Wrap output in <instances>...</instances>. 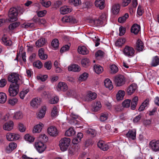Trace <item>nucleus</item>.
Returning <instances> with one entry per match:
<instances>
[{"label":"nucleus","instance_id":"obj_1","mask_svg":"<svg viewBox=\"0 0 159 159\" xmlns=\"http://www.w3.org/2000/svg\"><path fill=\"white\" fill-rule=\"evenodd\" d=\"M19 85L18 84H11L9 86L8 91L10 96L14 97L16 96L19 91Z\"/></svg>","mask_w":159,"mask_h":159},{"label":"nucleus","instance_id":"obj_2","mask_svg":"<svg viewBox=\"0 0 159 159\" xmlns=\"http://www.w3.org/2000/svg\"><path fill=\"white\" fill-rule=\"evenodd\" d=\"M70 140L68 138L62 139L59 141V146L61 150L62 151L67 150L70 144Z\"/></svg>","mask_w":159,"mask_h":159},{"label":"nucleus","instance_id":"obj_3","mask_svg":"<svg viewBox=\"0 0 159 159\" xmlns=\"http://www.w3.org/2000/svg\"><path fill=\"white\" fill-rule=\"evenodd\" d=\"M18 11L14 7L11 8L8 12V20L11 22H14L17 20Z\"/></svg>","mask_w":159,"mask_h":159},{"label":"nucleus","instance_id":"obj_4","mask_svg":"<svg viewBox=\"0 0 159 159\" xmlns=\"http://www.w3.org/2000/svg\"><path fill=\"white\" fill-rule=\"evenodd\" d=\"M114 81L116 86H121L124 85L125 82V79L122 75H118L114 78Z\"/></svg>","mask_w":159,"mask_h":159},{"label":"nucleus","instance_id":"obj_5","mask_svg":"<svg viewBox=\"0 0 159 159\" xmlns=\"http://www.w3.org/2000/svg\"><path fill=\"white\" fill-rule=\"evenodd\" d=\"M149 146L150 148L155 152L159 151V140H152L149 142Z\"/></svg>","mask_w":159,"mask_h":159},{"label":"nucleus","instance_id":"obj_6","mask_svg":"<svg viewBox=\"0 0 159 159\" xmlns=\"http://www.w3.org/2000/svg\"><path fill=\"white\" fill-rule=\"evenodd\" d=\"M135 51L134 49L129 46H126L123 50L124 54L129 57H132L134 56Z\"/></svg>","mask_w":159,"mask_h":159},{"label":"nucleus","instance_id":"obj_7","mask_svg":"<svg viewBox=\"0 0 159 159\" xmlns=\"http://www.w3.org/2000/svg\"><path fill=\"white\" fill-rule=\"evenodd\" d=\"M19 79V75L15 73L9 75L8 77V81L11 82V84H18V80Z\"/></svg>","mask_w":159,"mask_h":159},{"label":"nucleus","instance_id":"obj_8","mask_svg":"<svg viewBox=\"0 0 159 159\" xmlns=\"http://www.w3.org/2000/svg\"><path fill=\"white\" fill-rule=\"evenodd\" d=\"M35 146L38 152L40 153L43 152L46 148L45 145L40 141L36 142Z\"/></svg>","mask_w":159,"mask_h":159},{"label":"nucleus","instance_id":"obj_9","mask_svg":"<svg viewBox=\"0 0 159 159\" xmlns=\"http://www.w3.org/2000/svg\"><path fill=\"white\" fill-rule=\"evenodd\" d=\"M137 89V84L133 83L126 88V91L128 95H131L135 92Z\"/></svg>","mask_w":159,"mask_h":159},{"label":"nucleus","instance_id":"obj_10","mask_svg":"<svg viewBox=\"0 0 159 159\" xmlns=\"http://www.w3.org/2000/svg\"><path fill=\"white\" fill-rule=\"evenodd\" d=\"M57 89L58 91L65 92L68 89V88L66 83L60 82L58 84Z\"/></svg>","mask_w":159,"mask_h":159},{"label":"nucleus","instance_id":"obj_11","mask_svg":"<svg viewBox=\"0 0 159 159\" xmlns=\"http://www.w3.org/2000/svg\"><path fill=\"white\" fill-rule=\"evenodd\" d=\"M7 140L9 141L16 140L19 139L20 135L18 134L15 133H7L6 135Z\"/></svg>","mask_w":159,"mask_h":159},{"label":"nucleus","instance_id":"obj_12","mask_svg":"<svg viewBox=\"0 0 159 159\" xmlns=\"http://www.w3.org/2000/svg\"><path fill=\"white\" fill-rule=\"evenodd\" d=\"M144 47L142 41L140 39H138L136 42V45L135 46V50L139 52L142 51Z\"/></svg>","mask_w":159,"mask_h":159},{"label":"nucleus","instance_id":"obj_13","mask_svg":"<svg viewBox=\"0 0 159 159\" xmlns=\"http://www.w3.org/2000/svg\"><path fill=\"white\" fill-rule=\"evenodd\" d=\"M48 132L50 136H56L58 134V131L56 128L52 126L48 128Z\"/></svg>","mask_w":159,"mask_h":159},{"label":"nucleus","instance_id":"obj_14","mask_svg":"<svg viewBox=\"0 0 159 159\" xmlns=\"http://www.w3.org/2000/svg\"><path fill=\"white\" fill-rule=\"evenodd\" d=\"M17 144L13 142H11L9 143L8 146H7L6 149V151L7 153H11L12 151L17 147Z\"/></svg>","mask_w":159,"mask_h":159},{"label":"nucleus","instance_id":"obj_15","mask_svg":"<svg viewBox=\"0 0 159 159\" xmlns=\"http://www.w3.org/2000/svg\"><path fill=\"white\" fill-rule=\"evenodd\" d=\"M32 20L36 23L38 24L39 25H44L46 23L45 19L37 16L34 17L32 19Z\"/></svg>","mask_w":159,"mask_h":159},{"label":"nucleus","instance_id":"obj_16","mask_svg":"<svg viewBox=\"0 0 159 159\" xmlns=\"http://www.w3.org/2000/svg\"><path fill=\"white\" fill-rule=\"evenodd\" d=\"M97 145L98 148L104 151L107 150L109 148L108 145L105 144L102 141H99Z\"/></svg>","mask_w":159,"mask_h":159},{"label":"nucleus","instance_id":"obj_17","mask_svg":"<svg viewBox=\"0 0 159 159\" xmlns=\"http://www.w3.org/2000/svg\"><path fill=\"white\" fill-rule=\"evenodd\" d=\"M14 123L12 121H10L6 123L3 125V129L6 130L10 131L13 128Z\"/></svg>","mask_w":159,"mask_h":159},{"label":"nucleus","instance_id":"obj_18","mask_svg":"<svg viewBox=\"0 0 159 159\" xmlns=\"http://www.w3.org/2000/svg\"><path fill=\"white\" fill-rule=\"evenodd\" d=\"M140 30V27L139 25L137 24H134L131 29V31L135 34H137Z\"/></svg>","mask_w":159,"mask_h":159},{"label":"nucleus","instance_id":"obj_19","mask_svg":"<svg viewBox=\"0 0 159 159\" xmlns=\"http://www.w3.org/2000/svg\"><path fill=\"white\" fill-rule=\"evenodd\" d=\"M81 68L79 66L76 64H73L70 66L68 67V70L69 71L74 72H79L80 71Z\"/></svg>","mask_w":159,"mask_h":159},{"label":"nucleus","instance_id":"obj_20","mask_svg":"<svg viewBox=\"0 0 159 159\" xmlns=\"http://www.w3.org/2000/svg\"><path fill=\"white\" fill-rule=\"evenodd\" d=\"M40 98H35L33 99L30 102V105L34 108H37L38 106L40 104Z\"/></svg>","mask_w":159,"mask_h":159},{"label":"nucleus","instance_id":"obj_21","mask_svg":"<svg viewBox=\"0 0 159 159\" xmlns=\"http://www.w3.org/2000/svg\"><path fill=\"white\" fill-rule=\"evenodd\" d=\"M159 65V57L155 56L152 58L150 65L151 66L156 67Z\"/></svg>","mask_w":159,"mask_h":159},{"label":"nucleus","instance_id":"obj_22","mask_svg":"<svg viewBox=\"0 0 159 159\" xmlns=\"http://www.w3.org/2000/svg\"><path fill=\"white\" fill-rule=\"evenodd\" d=\"M104 2V0H96L95 4L96 7H99L100 9H102L105 7Z\"/></svg>","mask_w":159,"mask_h":159},{"label":"nucleus","instance_id":"obj_23","mask_svg":"<svg viewBox=\"0 0 159 159\" xmlns=\"http://www.w3.org/2000/svg\"><path fill=\"white\" fill-rule=\"evenodd\" d=\"M78 52L83 55H85L88 54L89 51L85 46H83L79 47L78 48Z\"/></svg>","mask_w":159,"mask_h":159},{"label":"nucleus","instance_id":"obj_24","mask_svg":"<svg viewBox=\"0 0 159 159\" xmlns=\"http://www.w3.org/2000/svg\"><path fill=\"white\" fill-rule=\"evenodd\" d=\"M127 137L134 140L136 138V132L135 131L129 130L128 132L126 134Z\"/></svg>","mask_w":159,"mask_h":159},{"label":"nucleus","instance_id":"obj_25","mask_svg":"<svg viewBox=\"0 0 159 159\" xmlns=\"http://www.w3.org/2000/svg\"><path fill=\"white\" fill-rule=\"evenodd\" d=\"M44 49L40 48L38 51V54L39 57L42 60H45L48 57V55L44 53Z\"/></svg>","mask_w":159,"mask_h":159},{"label":"nucleus","instance_id":"obj_26","mask_svg":"<svg viewBox=\"0 0 159 159\" xmlns=\"http://www.w3.org/2000/svg\"><path fill=\"white\" fill-rule=\"evenodd\" d=\"M138 97L137 96L134 97L132 99L131 102V109L134 110L135 109L136 106L138 103Z\"/></svg>","mask_w":159,"mask_h":159},{"label":"nucleus","instance_id":"obj_27","mask_svg":"<svg viewBox=\"0 0 159 159\" xmlns=\"http://www.w3.org/2000/svg\"><path fill=\"white\" fill-rule=\"evenodd\" d=\"M43 127V125L42 123H40L39 124L37 125L34 127L33 130V132L34 133L40 132Z\"/></svg>","mask_w":159,"mask_h":159},{"label":"nucleus","instance_id":"obj_28","mask_svg":"<svg viewBox=\"0 0 159 159\" xmlns=\"http://www.w3.org/2000/svg\"><path fill=\"white\" fill-rule=\"evenodd\" d=\"M61 13L62 14H65L71 11V9L67 6H64L60 9Z\"/></svg>","mask_w":159,"mask_h":159},{"label":"nucleus","instance_id":"obj_29","mask_svg":"<svg viewBox=\"0 0 159 159\" xmlns=\"http://www.w3.org/2000/svg\"><path fill=\"white\" fill-rule=\"evenodd\" d=\"M46 43V41L44 38H41L38 39L35 42L36 47L39 48L43 46Z\"/></svg>","mask_w":159,"mask_h":159},{"label":"nucleus","instance_id":"obj_30","mask_svg":"<svg viewBox=\"0 0 159 159\" xmlns=\"http://www.w3.org/2000/svg\"><path fill=\"white\" fill-rule=\"evenodd\" d=\"M104 83L105 87L108 88L109 90H111L113 88L112 83L109 79H106L104 80Z\"/></svg>","mask_w":159,"mask_h":159},{"label":"nucleus","instance_id":"obj_31","mask_svg":"<svg viewBox=\"0 0 159 159\" xmlns=\"http://www.w3.org/2000/svg\"><path fill=\"white\" fill-rule=\"evenodd\" d=\"M46 107H43L37 113V117L40 119L43 117L46 113Z\"/></svg>","mask_w":159,"mask_h":159},{"label":"nucleus","instance_id":"obj_32","mask_svg":"<svg viewBox=\"0 0 159 159\" xmlns=\"http://www.w3.org/2000/svg\"><path fill=\"white\" fill-rule=\"evenodd\" d=\"M120 5L118 4L114 5L111 9L112 13L114 14H117L120 11Z\"/></svg>","mask_w":159,"mask_h":159},{"label":"nucleus","instance_id":"obj_33","mask_svg":"<svg viewBox=\"0 0 159 159\" xmlns=\"http://www.w3.org/2000/svg\"><path fill=\"white\" fill-rule=\"evenodd\" d=\"M125 95V92L124 91L120 90L116 94V98L117 100H120L123 99Z\"/></svg>","mask_w":159,"mask_h":159},{"label":"nucleus","instance_id":"obj_34","mask_svg":"<svg viewBox=\"0 0 159 159\" xmlns=\"http://www.w3.org/2000/svg\"><path fill=\"white\" fill-rule=\"evenodd\" d=\"M2 40L4 44L6 46H9L11 45L12 42L5 36L2 38Z\"/></svg>","mask_w":159,"mask_h":159},{"label":"nucleus","instance_id":"obj_35","mask_svg":"<svg viewBox=\"0 0 159 159\" xmlns=\"http://www.w3.org/2000/svg\"><path fill=\"white\" fill-rule=\"evenodd\" d=\"M94 70L95 72L97 74H100L103 71V68L99 65H95L94 66Z\"/></svg>","mask_w":159,"mask_h":159},{"label":"nucleus","instance_id":"obj_36","mask_svg":"<svg viewBox=\"0 0 159 159\" xmlns=\"http://www.w3.org/2000/svg\"><path fill=\"white\" fill-rule=\"evenodd\" d=\"M82 66L85 67H86L90 65V62L89 59L86 58L83 59L81 61Z\"/></svg>","mask_w":159,"mask_h":159},{"label":"nucleus","instance_id":"obj_37","mask_svg":"<svg viewBox=\"0 0 159 159\" xmlns=\"http://www.w3.org/2000/svg\"><path fill=\"white\" fill-rule=\"evenodd\" d=\"M75 133V132L73 128L70 127L66 131L65 135L67 136H72L74 135Z\"/></svg>","mask_w":159,"mask_h":159},{"label":"nucleus","instance_id":"obj_38","mask_svg":"<svg viewBox=\"0 0 159 159\" xmlns=\"http://www.w3.org/2000/svg\"><path fill=\"white\" fill-rule=\"evenodd\" d=\"M129 17V15L128 14L126 13L124 16L119 17L118 19V21L121 23H123L126 21V19H127Z\"/></svg>","mask_w":159,"mask_h":159},{"label":"nucleus","instance_id":"obj_39","mask_svg":"<svg viewBox=\"0 0 159 159\" xmlns=\"http://www.w3.org/2000/svg\"><path fill=\"white\" fill-rule=\"evenodd\" d=\"M29 89H23L22 90L20 93L19 96L21 99H23L26 94L29 91Z\"/></svg>","mask_w":159,"mask_h":159},{"label":"nucleus","instance_id":"obj_40","mask_svg":"<svg viewBox=\"0 0 159 159\" xmlns=\"http://www.w3.org/2000/svg\"><path fill=\"white\" fill-rule=\"evenodd\" d=\"M7 99V97L5 93L2 92L0 93V103H4Z\"/></svg>","mask_w":159,"mask_h":159},{"label":"nucleus","instance_id":"obj_41","mask_svg":"<svg viewBox=\"0 0 159 159\" xmlns=\"http://www.w3.org/2000/svg\"><path fill=\"white\" fill-rule=\"evenodd\" d=\"M20 25L19 22H14L10 24L8 26V28L10 30H13L18 27Z\"/></svg>","mask_w":159,"mask_h":159},{"label":"nucleus","instance_id":"obj_42","mask_svg":"<svg viewBox=\"0 0 159 159\" xmlns=\"http://www.w3.org/2000/svg\"><path fill=\"white\" fill-rule=\"evenodd\" d=\"M89 74L87 73L84 72L81 74L79 78V80L82 82L86 80L88 77Z\"/></svg>","mask_w":159,"mask_h":159},{"label":"nucleus","instance_id":"obj_43","mask_svg":"<svg viewBox=\"0 0 159 159\" xmlns=\"http://www.w3.org/2000/svg\"><path fill=\"white\" fill-rule=\"evenodd\" d=\"M102 107L101 102L100 101H97L94 103L93 107V110L95 111H97L100 110Z\"/></svg>","mask_w":159,"mask_h":159},{"label":"nucleus","instance_id":"obj_44","mask_svg":"<svg viewBox=\"0 0 159 159\" xmlns=\"http://www.w3.org/2000/svg\"><path fill=\"white\" fill-rule=\"evenodd\" d=\"M51 45L55 49H56L59 47V43L57 39H53L51 42Z\"/></svg>","mask_w":159,"mask_h":159},{"label":"nucleus","instance_id":"obj_45","mask_svg":"<svg viewBox=\"0 0 159 159\" xmlns=\"http://www.w3.org/2000/svg\"><path fill=\"white\" fill-rule=\"evenodd\" d=\"M66 94L69 97H75L76 95V90L74 89H70L67 92Z\"/></svg>","mask_w":159,"mask_h":159},{"label":"nucleus","instance_id":"obj_46","mask_svg":"<svg viewBox=\"0 0 159 159\" xmlns=\"http://www.w3.org/2000/svg\"><path fill=\"white\" fill-rule=\"evenodd\" d=\"M40 3L43 6L46 8L49 7L51 4L50 1H46L44 0H40Z\"/></svg>","mask_w":159,"mask_h":159},{"label":"nucleus","instance_id":"obj_47","mask_svg":"<svg viewBox=\"0 0 159 159\" xmlns=\"http://www.w3.org/2000/svg\"><path fill=\"white\" fill-rule=\"evenodd\" d=\"M69 2L71 5H73L75 6H77L81 4V0H70Z\"/></svg>","mask_w":159,"mask_h":159},{"label":"nucleus","instance_id":"obj_48","mask_svg":"<svg viewBox=\"0 0 159 159\" xmlns=\"http://www.w3.org/2000/svg\"><path fill=\"white\" fill-rule=\"evenodd\" d=\"M125 40L124 39H118L115 43L116 45L118 47L121 46L125 43Z\"/></svg>","mask_w":159,"mask_h":159},{"label":"nucleus","instance_id":"obj_49","mask_svg":"<svg viewBox=\"0 0 159 159\" xmlns=\"http://www.w3.org/2000/svg\"><path fill=\"white\" fill-rule=\"evenodd\" d=\"M108 117V114L107 113H103L101 114L100 120L101 121H104L107 120Z\"/></svg>","mask_w":159,"mask_h":159},{"label":"nucleus","instance_id":"obj_50","mask_svg":"<svg viewBox=\"0 0 159 159\" xmlns=\"http://www.w3.org/2000/svg\"><path fill=\"white\" fill-rule=\"evenodd\" d=\"M65 20L66 22H69L74 24L77 23L76 20L72 16H69L65 17Z\"/></svg>","mask_w":159,"mask_h":159},{"label":"nucleus","instance_id":"obj_51","mask_svg":"<svg viewBox=\"0 0 159 159\" xmlns=\"http://www.w3.org/2000/svg\"><path fill=\"white\" fill-rule=\"evenodd\" d=\"M25 139L30 143L33 142L34 139V138L29 134H26L25 136Z\"/></svg>","mask_w":159,"mask_h":159},{"label":"nucleus","instance_id":"obj_52","mask_svg":"<svg viewBox=\"0 0 159 159\" xmlns=\"http://www.w3.org/2000/svg\"><path fill=\"white\" fill-rule=\"evenodd\" d=\"M23 117V115L21 112L20 111L17 112L15 113L13 116V118L15 119H19Z\"/></svg>","mask_w":159,"mask_h":159},{"label":"nucleus","instance_id":"obj_53","mask_svg":"<svg viewBox=\"0 0 159 159\" xmlns=\"http://www.w3.org/2000/svg\"><path fill=\"white\" fill-rule=\"evenodd\" d=\"M110 69L111 72L112 73H116L118 71V68L115 65H112L111 66Z\"/></svg>","mask_w":159,"mask_h":159},{"label":"nucleus","instance_id":"obj_54","mask_svg":"<svg viewBox=\"0 0 159 159\" xmlns=\"http://www.w3.org/2000/svg\"><path fill=\"white\" fill-rule=\"evenodd\" d=\"M58 101V97L57 96L51 98L49 101V103L51 104H54L57 103Z\"/></svg>","mask_w":159,"mask_h":159},{"label":"nucleus","instance_id":"obj_55","mask_svg":"<svg viewBox=\"0 0 159 159\" xmlns=\"http://www.w3.org/2000/svg\"><path fill=\"white\" fill-rule=\"evenodd\" d=\"M92 21L94 22L97 26H100L103 25L104 23L99 18L98 19H95Z\"/></svg>","mask_w":159,"mask_h":159},{"label":"nucleus","instance_id":"obj_56","mask_svg":"<svg viewBox=\"0 0 159 159\" xmlns=\"http://www.w3.org/2000/svg\"><path fill=\"white\" fill-rule=\"evenodd\" d=\"M130 102L131 100H125L122 102V106L124 107H129Z\"/></svg>","mask_w":159,"mask_h":159},{"label":"nucleus","instance_id":"obj_57","mask_svg":"<svg viewBox=\"0 0 159 159\" xmlns=\"http://www.w3.org/2000/svg\"><path fill=\"white\" fill-rule=\"evenodd\" d=\"M105 53L101 50L98 51L95 53L96 57H102L104 56Z\"/></svg>","mask_w":159,"mask_h":159},{"label":"nucleus","instance_id":"obj_58","mask_svg":"<svg viewBox=\"0 0 159 159\" xmlns=\"http://www.w3.org/2000/svg\"><path fill=\"white\" fill-rule=\"evenodd\" d=\"M33 65L34 66L38 68H40L42 66V64L41 62L39 61H37L36 62H34L33 63Z\"/></svg>","mask_w":159,"mask_h":159},{"label":"nucleus","instance_id":"obj_59","mask_svg":"<svg viewBox=\"0 0 159 159\" xmlns=\"http://www.w3.org/2000/svg\"><path fill=\"white\" fill-rule=\"evenodd\" d=\"M120 33L119 35L120 36H122L124 34L125 32L126 29L124 27L120 26L119 29Z\"/></svg>","mask_w":159,"mask_h":159},{"label":"nucleus","instance_id":"obj_60","mask_svg":"<svg viewBox=\"0 0 159 159\" xmlns=\"http://www.w3.org/2000/svg\"><path fill=\"white\" fill-rule=\"evenodd\" d=\"M44 67L47 70H50L52 67V63L51 61H47L44 63Z\"/></svg>","mask_w":159,"mask_h":159},{"label":"nucleus","instance_id":"obj_61","mask_svg":"<svg viewBox=\"0 0 159 159\" xmlns=\"http://www.w3.org/2000/svg\"><path fill=\"white\" fill-rule=\"evenodd\" d=\"M40 141L42 143H45L48 140V138L47 136L45 134H42L40 137Z\"/></svg>","mask_w":159,"mask_h":159},{"label":"nucleus","instance_id":"obj_62","mask_svg":"<svg viewBox=\"0 0 159 159\" xmlns=\"http://www.w3.org/2000/svg\"><path fill=\"white\" fill-rule=\"evenodd\" d=\"M18 100L17 98H13L11 99H10L8 101V103L12 105H14L17 103Z\"/></svg>","mask_w":159,"mask_h":159},{"label":"nucleus","instance_id":"obj_63","mask_svg":"<svg viewBox=\"0 0 159 159\" xmlns=\"http://www.w3.org/2000/svg\"><path fill=\"white\" fill-rule=\"evenodd\" d=\"M89 95L90 97L91 101L95 99L97 96V94L95 93L90 92L89 93Z\"/></svg>","mask_w":159,"mask_h":159},{"label":"nucleus","instance_id":"obj_64","mask_svg":"<svg viewBox=\"0 0 159 159\" xmlns=\"http://www.w3.org/2000/svg\"><path fill=\"white\" fill-rule=\"evenodd\" d=\"M86 133L90 135L93 136H94L96 134L95 131L91 129H88Z\"/></svg>","mask_w":159,"mask_h":159}]
</instances>
